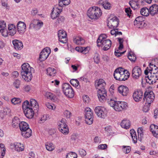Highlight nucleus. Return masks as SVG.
Listing matches in <instances>:
<instances>
[{
  "mask_svg": "<svg viewBox=\"0 0 158 158\" xmlns=\"http://www.w3.org/2000/svg\"><path fill=\"white\" fill-rule=\"evenodd\" d=\"M151 65L153 66V64H152L150 63L149 68H146L144 71V73L146 75H147V76L145 77L147 82L149 84H153L158 79V71L157 68H155L154 70L151 68Z\"/></svg>",
  "mask_w": 158,
  "mask_h": 158,
  "instance_id": "f257e3e1",
  "label": "nucleus"
},
{
  "mask_svg": "<svg viewBox=\"0 0 158 158\" xmlns=\"http://www.w3.org/2000/svg\"><path fill=\"white\" fill-rule=\"evenodd\" d=\"M107 147V145L106 144H102L98 145V149H105Z\"/></svg>",
  "mask_w": 158,
  "mask_h": 158,
  "instance_id": "e2e57ef3",
  "label": "nucleus"
},
{
  "mask_svg": "<svg viewBox=\"0 0 158 158\" xmlns=\"http://www.w3.org/2000/svg\"><path fill=\"white\" fill-rule=\"evenodd\" d=\"M113 75L114 78L117 80L125 81L128 78L130 73L127 70L119 67L115 70Z\"/></svg>",
  "mask_w": 158,
  "mask_h": 158,
  "instance_id": "7ed1b4c3",
  "label": "nucleus"
},
{
  "mask_svg": "<svg viewBox=\"0 0 158 158\" xmlns=\"http://www.w3.org/2000/svg\"><path fill=\"white\" fill-rule=\"evenodd\" d=\"M89 49L88 47H77L75 48V50L78 52H81L83 54H86L88 52Z\"/></svg>",
  "mask_w": 158,
  "mask_h": 158,
  "instance_id": "72a5a7b5",
  "label": "nucleus"
},
{
  "mask_svg": "<svg viewBox=\"0 0 158 158\" xmlns=\"http://www.w3.org/2000/svg\"><path fill=\"white\" fill-rule=\"evenodd\" d=\"M128 59L131 61H135L136 59V57L133 53H129L128 56Z\"/></svg>",
  "mask_w": 158,
  "mask_h": 158,
  "instance_id": "09e8293b",
  "label": "nucleus"
},
{
  "mask_svg": "<svg viewBox=\"0 0 158 158\" xmlns=\"http://www.w3.org/2000/svg\"><path fill=\"white\" fill-rule=\"evenodd\" d=\"M94 111L97 115L100 118H104L106 116L107 111L103 107L97 106L95 109Z\"/></svg>",
  "mask_w": 158,
  "mask_h": 158,
  "instance_id": "9b49d317",
  "label": "nucleus"
},
{
  "mask_svg": "<svg viewBox=\"0 0 158 158\" xmlns=\"http://www.w3.org/2000/svg\"><path fill=\"white\" fill-rule=\"evenodd\" d=\"M83 100L85 103H88L89 101V98L88 96L85 95L83 97Z\"/></svg>",
  "mask_w": 158,
  "mask_h": 158,
  "instance_id": "69168bd1",
  "label": "nucleus"
},
{
  "mask_svg": "<svg viewBox=\"0 0 158 158\" xmlns=\"http://www.w3.org/2000/svg\"><path fill=\"white\" fill-rule=\"evenodd\" d=\"M11 102L12 104L14 105H19L21 104L22 100L19 98H14L11 99Z\"/></svg>",
  "mask_w": 158,
  "mask_h": 158,
  "instance_id": "e433bc0d",
  "label": "nucleus"
},
{
  "mask_svg": "<svg viewBox=\"0 0 158 158\" xmlns=\"http://www.w3.org/2000/svg\"><path fill=\"white\" fill-rule=\"evenodd\" d=\"M118 41L119 44V46L118 47V49H121L123 48V40L122 38H118Z\"/></svg>",
  "mask_w": 158,
  "mask_h": 158,
  "instance_id": "6e6d98bb",
  "label": "nucleus"
},
{
  "mask_svg": "<svg viewBox=\"0 0 158 158\" xmlns=\"http://www.w3.org/2000/svg\"><path fill=\"white\" fill-rule=\"evenodd\" d=\"M73 41L75 43L78 45H82L85 42V41L83 38L79 36L74 37Z\"/></svg>",
  "mask_w": 158,
  "mask_h": 158,
  "instance_id": "2f4dec72",
  "label": "nucleus"
},
{
  "mask_svg": "<svg viewBox=\"0 0 158 158\" xmlns=\"http://www.w3.org/2000/svg\"><path fill=\"white\" fill-rule=\"evenodd\" d=\"M64 20V18L63 16H59L58 18L57 21H56V22H55V26H56L58 24L63 22Z\"/></svg>",
  "mask_w": 158,
  "mask_h": 158,
  "instance_id": "603ef678",
  "label": "nucleus"
},
{
  "mask_svg": "<svg viewBox=\"0 0 158 158\" xmlns=\"http://www.w3.org/2000/svg\"><path fill=\"white\" fill-rule=\"evenodd\" d=\"M78 152L79 155L82 157L85 156L86 155V151L82 149H80L78 151Z\"/></svg>",
  "mask_w": 158,
  "mask_h": 158,
  "instance_id": "864d4df0",
  "label": "nucleus"
},
{
  "mask_svg": "<svg viewBox=\"0 0 158 158\" xmlns=\"http://www.w3.org/2000/svg\"><path fill=\"white\" fill-rule=\"evenodd\" d=\"M95 86L96 88L98 89H105V87L106 86V84L104 80L102 79H100L97 84L95 83Z\"/></svg>",
  "mask_w": 158,
  "mask_h": 158,
  "instance_id": "b1692460",
  "label": "nucleus"
},
{
  "mask_svg": "<svg viewBox=\"0 0 158 158\" xmlns=\"http://www.w3.org/2000/svg\"><path fill=\"white\" fill-rule=\"evenodd\" d=\"M150 15L153 16L158 14V5L153 4L151 6L149 9Z\"/></svg>",
  "mask_w": 158,
  "mask_h": 158,
  "instance_id": "412c9836",
  "label": "nucleus"
},
{
  "mask_svg": "<svg viewBox=\"0 0 158 158\" xmlns=\"http://www.w3.org/2000/svg\"><path fill=\"white\" fill-rule=\"evenodd\" d=\"M50 99L53 102H55L57 100V98L55 95L50 93Z\"/></svg>",
  "mask_w": 158,
  "mask_h": 158,
  "instance_id": "13d9d810",
  "label": "nucleus"
},
{
  "mask_svg": "<svg viewBox=\"0 0 158 158\" xmlns=\"http://www.w3.org/2000/svg\"><path fill=\"white\" fill-rule=\"evenodd\" d=\"M98 96L100 102H102L105 100L107 94L106 91L105 89H98Z\"/></svg>",
  "mask_w": 158,
  "mask_h": 158,
  "instance_id": "a211bd4d",
  "label": "nucleus"
},
{
  "mask_svg": "<svg viewBox=\"0 0 158 158\" xmlns=\"http://www.w3.org/2000/svg\"><path fill=\"white\" fill-rule=\"evenodd\" d=\"M20 121L18 118L17 117L14 118L12 120V125L14 127L17 126L18 125H19Z\"/></svg>",
  "mask_w": 158,
  "mask_h": 158,
  "instance_id": "79ce46f5",
  "label": "nucleus"
},
{
  "mask_svg": "<svg viewBox=\"0 0 158 158\" xmlns=\"http://www.w3.org/2000/svg\"><path fill=\"white\" fill-rule=\"evenodd\" d=\"M143 96V92L140 89L135 91L132 95L134 100L136 102L140 101L142 98Z\"/></svg>",
  "mask_w": 158,
  "mask_h": 158,
  "instance_id": "f3484780",
  "label": "nucleus"
},
{
  "mask_svg": "<svg viewBox=\"0 0 158 158\" xmlns=\"http://www.w3.org/2000/svg\"><path fill=\"white\" fill-rule=\"evenodd\" d=\"M134 25L136 27L138 28H141L143 27L145 24L144 22H140L139 23H137V22H134Z\"/></svg>",
  "mask_w": 158,
  "mask_h": 158,
  "instance_id": "5fc2aeb1",
  "label": "nucleus"
},
{
  "mask_svg": "<svg viewBox=\"0 0 158 158\" xmlns=\"http://www.w3.org/2000/svg\"><path fill=\"white\" fill-rule=\"evenodd\" d=\"M43 24V22L39 19H33L30 24V27H33L35 30L40 29Z\"/></svg>",
  "mask_w": 158,
  "mask_h": 158,
  "instance_id": "4468645a",
  "label": "nucleus"
},
{
  "mask_svg": "<svg viewBox=\"0 0 158 158\" xmlns=\"http://www.w3.org/2000/svg\"><path fill=\"white\" fill-rule=\"evenodd\" d=\"M15 87L17 89L19 88V87L20 84V81L19 80H16L14 81L13 83Z\"/></svg>",
  "mask_w": 158,
  "mask_h": 158,
  "instance_id": "052dcab7",
  "label": "nucleus"
},
{
  "mask_svg": "<svg viewBox=\"0 0 158 158\" xmlns=\"http://www.w3.org/2000/svg\"><path fill=\"white\" fill-rule=\"evenodd\" d=\"M34 110L30 108L24 110V113L26 117L29 118H32L34 115Z\"/></svg>",
  "mask_w": 158,
  "mask_h": 158,
  "instance_id": "a878e982",
  "label": "nucleus"
},
{
  "mask_svg": "<svg viewBox=\"0 0 158 158\" xmlns=\"http://www.w3.org/2000/svg\"><path fill=\"white\" fill-rule=\"evenodd\" d=\"M21 133L23 136L25 138H29L32 135L31 130L30 128L25 130L24 131L21 132Z\"/></svg>",
  "mask_w": 158,
  "mask_h": 158,
  "instance_id": "7c9ffc66",
  "label": "nucleus"
},
{
  "mask_svg": "<svg viewBox=\"0 0 158 158\" xmlns=\"http://www.w3.org/2000/svg\"><path fill=\"white\" fill-rule=\"evenodd\" d=\"M19 127L21 132L30 128L28 124L25 122H22L19 123Z\"/></svg>",
  "mask_w": 158,
  "mask_h": 158,
  "instance_id": "f704fd0d",
  "label": "nucleus"
},
{
  "mask_svg": "<svg viewBox=\"0 0 158 158\" xmlns=\"http://www.w3.org/2000/svg\"><path fill=\"white\" fill-rule=\"evenodd\" d=\"M109 104L116 111H121L125 110L127 106V103L124 102L117 101L114 99H111Z\"/></svg>",
  "mask_w": 158,
  "mask_h": 158,
  "instance_id": "39448f33",
  "label": "nucleus"
},
{
  "mask_svg": "<svg viewBox=\"0 0 158 158\" xmlns=\"http://www.w3.org/2000/svg\"><path fill=\"white\" fill-rule=\"evenodd\" d=\"M137 22H143V17L141 16H139L136 18L134 22L136 23Z\"/></svg>",
  "mask_w": 158,
  "mask_h": 158,
  "instance_id": "680f3d73",
  "label": "nucleus"
},
{
  "mask_svg": "<svg viewBox=\"0 0 158 158\" xmlns=\"http://www.w3.org/2000/svg\"><path fill=\"white\" fill-rule=\"evenodd\" d=\"M118 91L119 93L123 96H127L129 93V89L126 86L121 85L118 87Z\"/></svg>",
  "mask_w": 158,
  "mask_h": 158,
  "instance_id": "4be33fe9",
  "label": "nucleus"
},
{
  "mask_svg": "<svg viewBox=\"0 0 158 158\" xmlns=\"http://www.w3.org/2000/svg\"><path fill=\"white\" fill-rule=\"evenodd\" d=\"M150 129L154 136L156 137H158V126L152 124L150 126Z\"/></svg>",
  "mask_w": 158,
  "mask_h": 158,
  "instance_id": "c85d7f7f",
  "label": "nucleus"
},
{
  "mask_svg": "<svg viewBox=\"0 0 158 158\" xmlns=\"http://www.w3.org/2000/svg\"><path fill=\"white\" fill-rule=\"evenodd\" d=\"M0 32L1 33L2 36L5 37H6L8 36L9 32L6 29V28L2 30V31H0Z\"/></svg>",
  "mask_w": 158,
  "mask_h": 158,
  "instance_id": "3c124183",
  "label": "nucleus"
},
{
  "mask_svg": "<svg viewBox=\"0 0 158 158\" xmlns=\"http://www.w3.org/2000/svg\"><path fill=\"white\" fill-rule=\"evenodd\" d=\"M85 117L86 123L89 125L91 124L93 121V113L92 110L89 107L85 109Z\"/></svg>",
  "mask_w": 158,
  "mask_h": 158,
  "instance_id": "6e6552de",
  "label": "nucleus"
},
{
  "mask_svg": "<svg viewBox=\"0 0 158 158\" xmlns=\"http://www.w3.org/2000/svg\"><path fill=\"white\" fill-rule=\"evenodd\" d=\"M34 69L27 63H25L22 65L21 74L22 78L27 81H30L32 77V72Z\"/></svg>",
  "mask_w": 158,
  "mask_h": 158,
  "instance_id": "f03ea898",
  "label": "nucleus"
},
{
  "mask_svg": "<svg viewBox=\"0 0 158 158\" xmlns=\"http://www.w3.org/2000/svg\"><path fill=\"white\" fill-rule=\"evenodd\" d=\"M62 89L64 94L68 97L72 98L74 96V91L70 85L67 83L63 84Z\"/></svg>",
  "mask_w": 158,
  "mask_h": 158,
  "instance_id": "0eeeda50",
  "label": "nucleus"
},
{
  "mask_svg": "<svg viewBox=\"0 0 158 158\" xmlns=\"http://www.w3.org/2000/svg\"><path fill=\"white\" fill-rule=\"evenodd\" d=\"M107 26L110 28L115 29L118 24V21L116 17H110L107 19Z\"/></svg>",
  "mask_w": 158,
  "mask_h": 158,
  "instance_id": "9d476101",
  "label": "nucleus"
},
{
  "mask_svg": "<svg viewBox=\"0 0 158 158\" xmlns=\"http://www.w3.org/2000/svg\"><path fill=\"white\" fill-rule=\"evenodd\" d=\"M60 83V81H59L55 79L51 81L50 83V85L51 86H54L57 87L59 85Z\"/></svg>",
  "mask_w": 158,
  "mask_h": 158,
  "instance_id": "de8ad7c7",
  "label": "nucleus"
},
{
  "mask_svg": "<svg viewBox=\"0 0 158 158\" xmlns=\"http://www.w3.org/2000/svg\"><path fill=\"white\" fill-rule=\"evenodd\" d=\"M125 11L127 13V16L130 17L132 14L131 10L130 8L127 7V8H126L125 9Z\"/></svg>",
  "mask_w": 158,
  "mask_h": 158,
  "instance_id": "4d7b16f0",
  "label": "nucleus"
},
{
  "mask_svg": "<svg viewBox=\"0 0 158 158\" xmlns=\"http://www.w3.org/2000/svg\"><path fill=\"white\" fill-rule=\"evenodd\" d=\"M70 2V0H58V5L57 6L62 7L64 6L68 5Z\"/></svg>",
  "mask_w": 158,
  "mask_h": 158,
  "instance_id": "c9c22d12",
  "label": "nucleus"
},
{
  "mask_svg": "<svg viewBox=\"0 0 158 158\" xmlns=\"http://www.w3.org/2000/svg\"><path fill=\"white\" fill-rule=\"evenodd\" d=\"M58 35L59 40L61 43L63 44L67 43V33L64 31L63 30H59Z\"/></svg>",
  "mask_w": 158,
  "mask_h": 158,
  "instance_id": "dca6fc26",
  "label": "nucleus"
},
{
  "mask_svg": "<svg viewBox=\"0 0 158 158\" xmlns=\"http://www.w3.org/2000/svg\"><path fill=\"white\" fill-rule=\"evenodd\" d=\"M130 134L134 143H136L137 141V137L135 130L133 129L131 130H130Z\"/></svg>",
  "mask_w": 158,
  "mask_h": 158,
  "instance_id": "ea45409f",
  "label": "nucleus"
},
{
  "mask_svg": "<svg viewBox=\"0 0 158 158\" xmlns=\"http://www.w3.org/2000/svg\"><path fill=\"white\" fill-rule=\"evenodd\" d=\"M30 101L31 108H32L34 110L38 111L39 105L36 101L34 99L31 98Z\"/></svg>",
  "mask_w": 158,
  "mask_h": 158,
  "instance_id": "393cba45",
  "label": "nucleus"
},
{
  "mask_svg": "<svg viewBox=\"0 0 158 158\" xmlns=\"http://www.w3.org/2000/svg\"><path fill=\"white\" fill-rule=\"evenodd\" d=\"M142 71L141 68L138 66H135L132 71V76L135 79H138L141 76Z\"/></svg>",
  "mask_w": 158,
  "mask_h": 158,
  "instance_id": "aec40b11",
  "label": "nucleus"
},
{
  "mask_svg": "<svg viewBox=\"0 0 158 158\" xmlns=\"http://www.w3.org/2000/svg\"><path fill=\"white\" fill-rule=\"evenodd\" d=\"M62 8L61 7H58L57 6H55L52 10L51 14V18L52 19L56 18L61 12Z\"/></svg>",
  "mask_w": 158,
  "mask_h": 158,
  "instance_id": "2eb2a0df",
  "label": "nucleus"
},
{
  "mask_svg": "<svg viewBox=\"0 0 158 158\" xmlns=\"http://www.w3.org/2000/svg\"><path fill=\"white\" fill-rule=\"evenodd\" d=\"M98 3L103 6L106 9H110L111 7V4L105 0H101L98 1Z\"/></svg>",
  "mask_w": 158,
  "mask_h": 158,
  "instance_id": "bb28decb",
  "label": "nucleus"
},
{
  "mask_svg": "<svg viewBox=\"0 0 158 158\" xmlns=\"http://www.w3.org/2000/svg\"><path fill=\"white\" fill-rule=\"evenodd\" d=\"M154 98V94L152 91L146 92L144 94L143 100H146L147 102L150 104L153 102Z\"/></svg>",
  "mask_w": 158,
  "mask_h": 158,
  "instance_id": "f8f14e48",
  "label": "nucleus"
},
{
  "mask_svg": "<svg viewBox=\"0 0 158 158\" xmlns=\"http://www.w3.org/2000/svg\"><path fill=\"white\" fill-rule=\"evenodd\" d=\"M0 152H1V157L0 158H2L5 154L6 149L4 145L2 143L0 144Z\"/></svg>",
  "mask_w": 158,
  "mask_h": 158,
  "instance_id": "37998d69",
  "label": "nucleus"
},
{
  "mask_svg": "<svg viewBox=\"0 0 158 158\" xmlns=\"http://www.w3.org/2000/svg\"><path fill=\"white\" fill-rule=\"evenodd\" d=\"M66 121L65 119H62L59 123V130L63 134H68L69 133V130L66 124Z\"/></svg>",
  "mask_w": 158,
  "mask_h": 158,
  "instance_id": "1a4fd4ad",
  "label": "nucleus"
},
{
  "mask_svg": "<svg viewBox=\"0 0 158 158\" xmlns=\"http://www.w3.org/2000/svg\"><path fill=\"white\" fill-rule=\"evenodd\" d=\"M77 155L74 152H70L67 154L66 158H77Z\"/></svg>",
  "mask_w": 158,
  "mask_h": 158,
  "instance_id": "49530a36",
  "label": "nucleus"
},
{
  "mask_svg": "<svg viewBox=\"0 0 158 158\" xmlns=\"http://www.w3.org/2000/svg\"><path fill=\"white\" fill-rule=\"evenodd\" d=\"M121 126L122 128L127 129L130 127V123L128 120H123L121 123Z\"/></svg>",
  "mask_w": 158,
  "mask_h": 158,
  "instance_id": "473e14b6",
  "label": "nucleus"
},
{
  "mask_svg": "<svg viewBox=\"0 0 158 158\" xmlns=\"http://www.w3.org/2000/svg\"><path fill=\"white\" fill-rule=\"evenodd\" d=\"M17 27L18 32L21 34H23L26 31V24L23 22L19 21L17 24Z\"/></svg>",
  "mask_w": 158,
  "mask_h": 158,
  "instance_id": "6ab92c4d",
  "label": "nucleus"
},
{
  "mask_svg": "<svg viewBox=\"0 0 158 158\" xmlns=\"http://www.w3.org/2000/svg\"><path fill=\"white\" fill-rule=\"evenodd\" d=\"M49 117L48 114H44L42 116L39 121V123L41 124L44 123Z\"/></svg>",
  "mask_w": 158,
  "mask_h": 158,
  "instance_id": "c03bdc74",
  "label": "nucleus"
},
{
  "mask_svg": "<svg viewBox=\"0 0 158 158\" xmlns=\"http://www.w3.org/2000/svg\"><path fill=\"white\" fill-rule=\"evenodd\" d=\"M8 29L9 31V35L13 36L16 32L15 26L13 24H10L8 26Z\"/></svg>",
  "mask_w": 158,
  "mask_h": 158,
  "instance_id": "5701e85b",
  "label": "nucleus"
},
{
  "mask_svg": "<svg viewBox=\"0 0 158 158\" xmlns=\"http://www.w3.org/2000/svg\"><path fill=\"white\" fill-rule=\"evenodd\" d=\"M31 89V87L29 85H26L23 87L24 90L26 92H29Z\"/></svg>",
  "mask_w": 158,
  "mask_h": 158,
  "instance_id": "338daca9",
  "label": "nucleus"
},
{
  "mask_svg": "<svg viewBox=\"0 0 158 158\" xmlns=\"http://www.w3.org/2000/svg\"><path fill=\"white\" fill-rule=\"evenodd\" d=\"M97 46H101L104 51L109 49L110 47L111 42L110 40L106 39V35L105 34L100 35L97 40Z\"/></svg>",
  "mask_w": 158,
  "mask_h": 158,
  "instance_id": "20e7f679",
  "label": "nucleus"
},
{
  "mask_svg": "<svg viewBox=\"0 0 158 158\" xmlns=\"http://www.w3.org/2000/svg\"><path fill=\"white\" fill-rule=\"evenodd\" d=\"M22 107L23 111L31 108L30 105L28 101L26 100L23 103Z\"/></svg>",
  "mask_w": 158,
  "mask_h": 158,
  "instance_id": "a19ab883",
  "label": "nucleus"
},
{
  "mask_svg": "<svg viewBox=\"0 0 158 158\" xmlns=\"http://www.w3.org/2000/svg\"><path fill=\"white\" fill-rule=\"evenodd\" d=\"M12 43L14 48L17 50H20L23 48V44L22 42L18 40H13Z\"/></svg>",
  "mask_w": 158,
  "mask_h": 158,
  "instance_id": "cd10ccee",
  "label": "nucleus"
},
{
  "mask_svg": "<svg viewBox=\"0 0 158 158\" xmlns=\"http://www.w3.org/2000/svg\"><path fill=\"white\" fill-rule=\"evenodd\" d=\"M140 13L143 16H148L150 15V12H149V9L146 7H144L142 8L140 10Z\"/></svg>",
  "mask_w": 158,
  "mask_h": 158,
  "instance_id": "4c0bfd02",
  "label": "nucleus"
},
{
  "mask_svg": "<svg viewBox=\"0 0 158 158\" xmlns=\"http://www.w3.org/2000/svg\"><path fill=\"white\" fill-rule=\"evenodd\" d=\"M56 73V70H55L54 68H50V76H55V74Z\"/></svg>",
  "mask_w": 158,
  "mask_h": 158,
  "instance_id": "bf43d9fd",
  "label": "nucleus"
},
{
  "mask_svg": "<svg viewBox=\"0 0 158 158\" xmlns=\"http://www.w3.org/2000/svg\"><path fill=\"white\" fill-rule=\"evenodd\" d=\"M64 115L67 118H69L71 116V113L68 110H66L64 113Z\"/></svg>",
  "mask_w": 158,
  "mask_h": 158,
  "instance_id": "0e129e2a",
  "label": "nucleus"
},
{
  "mask_svg": "<svg viewBox=\"0 0 158 158\" xmlns=\"http://www.w3.org/2000/svg\"><path fill=\"white\" fill-rule=\"evenodd\" d=\"M101 10L100 8L97 7H92L89 8L87 11L88 17L92 19H97L101 15Z\"/></svg>",
  "mask_w": 158,
  "mask_h": 158,
  "instance_id": "423d86ee",
  "label": "nucleus"
},
{
  "mask_svg": "<svg viewBox=\"0 0 158 158\" xmlns=\"http://www.w3.org/2000/svg\"><path fill=\"white\" fill-rule=\"evenodd\" d=\"M70 82L73 86L77 87V88L80 87V86L79 85V81L77 79H72Z\"/></svg>",
  "mask_w": 158,
  "mask_h": 158,
  "instance_id": "58836bf2",
  "label": "nucleus"
},
{
  "mask_svg": "<svg viewBox=\"0 0 158 158\" xmlns=\"http://www.w3.org/2000/svg\"><path fill=\"white\" fill-rule=\"evenodd\" d=\"M14 146L15 150L18 152L22 151L24 149L23 144L20 143H15L14 144Z\"/></svg>",
  "mask_w": 158,
  "mask_h": 158,
  "instance_id": "c756f323",
  "label": "nucleus"
},
{
  "mask_svg": "<svg viewBox=\"0 0 158 158\" xmlns=\"http://www.w3.org/2000/svg\"><path fill=\"white\" fill-rule=\"evenodd\" d=\"M56 129L55 128H51L50 129V135H56Z\"/></svg>",
  "mask_w": 158,
  "mask_h": 158,
  "instance_id": "774afa93",
  "label": "nucleus"
},
{
  "mask_svg": "<svg viewBox=\"0 0 158 158\" xmlns=\"http://www.w3.org/2000/svg\"><path fill=\"white\" fill-rule=\"evenodd\" d=\"M137 131L138 137L141 139L143 136V128L142 127L139 128Z\"/></svg>",
  "mask_w": 158,
  "mask_h": 158,
  "instance_id": "a18cd8bd",
  "label": "nucleus"
},
{
  "mask_svg": "<svg viewBox=\"0 0 158 158\" xmlns=\"http://www.w3.org/2000/svg\"><path fill=\"white\" fill-rule=\"evenodd\" d=\"M49 48L46 47L44 49L40 52L39 58V60L43 61L45 60L49 55Z\"/></svg>",
  "mask_w": 158,
  "mask_h": 158,
  "instance_id": "ddd939ff",
  "label": "nucleus"
},
{
  "mask_svg": "<svg viewBox=\"0 0 158 158\" xmlns=\"http://www.w3.org/2000/svg\"><path fill=\"white\" fill-rule=\"evenodd\" d=\"M6 24L4 21H0V31H2V30L6 28Z\"/></svg>",
  "mask_w": 158,
  "mask_h": 158,
  "instance_id": "8fccbe9b",
  "label": "nucleus"
}]
</instances>
